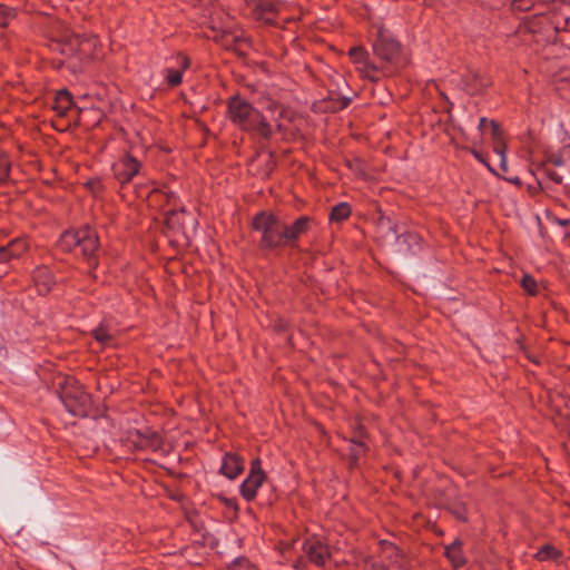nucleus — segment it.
I'll return each instance as SVG.
<instances>
[{"label":"nucleus","instance_id":"nucleus-13","mask_svg":"<svg viewBox=\"0 0 570 570\" xmlns=\"http://www.w3.org/2000/svg\"><path fill=\"white\" fill-rule=\"evenodd\" d=\"M244 471V460L236 453H226L223 456L220 473L233 480Z\"/></svg>","mask_w":570,"mask_h":570},{"label":"nucleus","instance_id":"nucleus-20","mask_svg":"<svg viewBox=\"0 0 570 570\" xmlns=\"http://www.w3.org/2000/svg\"><path fill=\"white\" fill-rule=\"evenodd\" d=\"M490 85L489 78L484 77L479 71H473L466 79V87L469 92L476 94Z\"/></svg>","mask_w":570,"mask_h":570},{"label":"nucleus","instance_id":"nucleus-38","mask_svg":"<svg viewBox=\"0 0 570 570\" xmlns=\"http://www.w3.org/2000/svg\"><path fill=\"white\" fill-rule=\"evenodd\" d=\"M550 177L552 180H554L558 184H560L562 180L561 176H559L558 174H551Z\"/></svg>","mask_w":570,"mask_h":570},{"label":"nucleus","instance_id":"nucleus-41","mask_svg":"<svg viewBox=\"0 0 570 570\" xmlns=\"http://www.w3.org/2000/svg\"><path fill=\"white\" fill-rule=\"evenodd\" d=\"M459 518L465 520V517L463 514H459Z\"/></svg>","mask_w":570,"mask_h":570},{"label":"nucleus","instance_id":"nucleus-12","mask_svg":"<svg viewBox=\"0 0 570 570\" xmlns=\"http://www.w3.org/2000/svg\"><path fill=\"white\" fill-rule=\"evenodd\" d=\"M256 8L261 19L267 23H275V18L283 13L287 4L279 0H259Z\"/></svg>","mask_w":570,"mask_h":570},{"label":"nucleus","instance_id":"nucleus-28","mask_svg":"<svg viewBox=\"0 0 570 570\" xmlns=\"http://www.w3.org/2000/svg\"><path fill=\"white\" fill-rule=\"evenodd\" d=\"M10 161L4 153H0V183H3L9 177Z\"/></svg>","mask_w":570,"mask_h":570},{"label":"nucleus","instance_id":"nucleus-22","mask_svg":"<svg viewBox=\"0 0 570 570\" xmlns=\"http://www.w3.org/2000/svg\"><path fill=\"white\" fill-rule=\"evenodd\" d=\"M92 334L102 346L110 345L114 340V332L106 324L99 325L92 331Z\"/></svg>","mask_w":570,"mask_h":570},{"label":"nucleus","instance_id":"nucleus-23","mask_svg":"<svg viewBox=\"0 0 570 570\" xmlns=\"http://www.w3.org/2000/svg\"><path fill=\"white\" fill-rule=\"evenodd\" d=\"M353 446L351 448L352 462L356 463L357 458L365 452L366 448L363 442V431L360 428L358 432L352 439Z\"/></svg>","mask_w":570,"mask_h":570},{"label":"nucleus","instance_id":"nucleus-7","mask_svg":"<svg viewBox=\"0 0 570 570\" xmlns=\"http://www.w3.org/2000/svg\"><path fill=\"white\" fill-rule=\"evenodd\" d=\"M266 480V474L262 469L261 459H254L250 463V471L247 478L240 484V493L245 500L252 501L257 494L258 489Z\"/></svg>","mask_w":570,"mask_h":570},{"label":"nucleus","instance_id":"nucleus-26","mask_svg":"<svg viewBox=\"0 0 570 570\" xmlns=\"http://www.w3.org/2000/svg\"><path fill=\"white\" fill-rule=\"evenodd\" d=\"M558 556L559 552L551 546H544L535 553L537 559L541 561L556 559Z\"/></svg>","mask_w":570,"mask_h":570},{"label":"nucleus","instance_id":"nucleus-29","mask_svg":"<svg viewBox=\"0 0 570 570\" xmlns=\"http://www.w3.org/2000/svg\"><path fill=\"white\" fill-rule=\"evenodd\" d=\"M521 285L529 294H535L537 293V282L535 279L530 275H524L521 281Z\"/></svg>","mask_w":570,"mask_h":570},{"label":"nucleus","instance_id":"nucleus-9","mask_svg":"<svg viewBox=\"0 0 570 570\" xmlns=\"http://www.w3.org/2000/svg\"><path fill=\"white\" fill-rule=\"evenodd\" d=\"M301 549L304 551L311 562L316 566H325L326 561L333 558V552L327 544L322 540L312 537L301 543Z\"/></svg>","mask_w":570,"mask_h":570},{"label":"nucleus","instance_id":"nucleus-27","mask_svg":"<svg viewBox=\"0 0 570 570\" xmlns=\"http://www.w3.org/2000/svg\"><path fill=\"white\" fill-rule=\"evenodd\" d=\"M494 153L500 157V166L507 170V146L502 140L495 141Z\"/></svg>","mask_w":570,"mask_h":570},{"label":"nucleus","instance_id":"nucleus-37","mask_svg":"<svg viewBox=\"0 0 570 570\" xmlns=\"http://www.w3.org/2000/svg\"><path fill=\"white\" fill-rule=\"evenodd\" d=\"M293 567L295 569H301L303 567V561L301 558H298L296 561L293 562Z\"/></svg>","mask_w":570,"mask_h":570},{"label":"nucleus","instance_id":"nucleus-4","mask_svg":"<svg viewBox=\"0 0 570 570\" xmlns=\"http://www.w3.org/2000/svg\"><path fill=\"white\" fill-rule=\"evenodd\" d=\"M373 50L381 60L390 65L380 70V75H392L395 71V68L392 66L399 62L400 45L389 30L379 28L377 37L373 42Z\"/></svg>","mask_w":570,"mask_h":570},{"label":"nucleus","instance_id":"nucleus-19","mask_svg":"<svg viewBox=\"0 0 570 570\" xmlns=\"http://www.w3.org/2000/svg\"><path fill=\"white\" fill-rule=\"evenodd\" d=\"M73 105L71 95L67 90L57 92L53 104V109L60 116H63Z\"/></svg>","mask_w":570,"mask_h":570},{"label":"nucleus","instance_id":"nucleus-31","mask_svg":"<svg viewBox=\"0 0 570 570\" xmlns=\"http://www.w3.org/2000/svg\"><path fill=\"white\" fill-rule=\"evenodd\" d=\"M535 1L537 0H513L512 6L517 10L525 11L532 8Z\"/></svg>","mask_w":570,"mask_h":570},{"label":"nucleus","instance_id":"nucleus-3","mask_svg":"<svg viewBox=\"0 0 570 570\" xmlns=\"http://www.w3.org/2000/svg\"><path fill=\"white\" fill-rule=\"evenodd\" d=\"M58 246L65 252H72L76 248H80L82 255L91 259L98 248V237L96 233L87 226L79 230L65 232L59 238Z\"/></svg>","mask_w":570,"mask_h":570},{"label":"nucleus","instance_id":"nucleus-40","mask_svg":"<svg viewBox=\"0 0 570 570\" xmlns=\"http://www.w3.org/2000/svg\"><path fill=\"white\" fill-rule=\"evenodd\" d=\"M58 385H59L60 387H65V385L62 384L61 380L58 382Z\"/></svg>","mask_w":570,"mask_h":570},{"label":"nucleus","instance_id":"nucleus-16","mask_svg":"<svg viewBox=\"0 0 570 570\" xmlns=\"http://www.w3.org/2000/svg\"><path fill=\"white\" fill-rule=\"evenodd\" d=\"M177 65L178 68L170 67L165 70L166 81L171 87L178 86L181 82L183 71L189 67V58L179 55L177 57Z\"/></svg>","mask_w":570,"mask_h":570},{"label":"nucleus","instance_id":"nucleus-25","mask_svg":"<svg viewBox=\"0 0 570 570\" xmlns=\"http://www.w3.org/2000/svg\"><path fill=\"white\" fill-rule=\"evenodd\" d=\"M16 17V10L6 6L0 4V27H6Z\"/></svg>","mask_w":570,"mask_h":570},{"label":"nucleus","instance_id":"nucleus-18","mask_svg":"<svg viewBox=\"0 0 570 570\" xmlns=\"http://www.w3.org/2000/svg\"><path fill=\"white\" fill-rule=\"evenodd\" d=\"M308 227L309 218L307 216L299 217L292 225H285V238L287 239V244H292L301 235L305 234Z\"/></svg>","mask_w":570,"mask_h":570},{"label":"nucleus","instance_id":"nucleus-10","mask_svg":"<svg viewBox=\"0 0 570 570\" xmlns=\"http://www.w3.org/2000/svg\"><path fill=\"white\" fill-rule=\"evenodd\" d=\"M350 57L363 77L371 80L379 79L380 69L368 61L367 53L362 47L352 48L350 50Z\"/></svg>","mask_w":570,"mask_h":570},{"label":"nucleus","instance_id":"nucleus-21","mask_svg":"<svg viewBox=\"0 0 570 570\" xmlns=\"http://www.w3.org/2000/svg\"><path fill=\"white\" fill-rule=\"evenodd\" d=\"M445 556L454 568H460L465 563V559L461 551V542L459 540H455L452 544L446 547Z\"/></svg>","mask_w":570,"mask_h":570},{"label":"nucleus","instance_id":"nucleus-6","mask_svg":"<svg viewBox=\"0 0 570 570\" xmlns=\"http://www.w3.org/2000/svg\"><path fill=\"white\" fill-rule=\"evenodd\" d=\"M66 410L75 416L96 415L91 394H58Z\"/></svg>","mask_w":570,"mask_h":570},{"label":"nucleus","instance_id":"nucleus-15","mask_svg":"<svg viewBox=\"0 0 570 570\" xmlns=\"http://www.w3.org/2000/svg\"><path fill=\"white\" fill-rule=\"evenodd\" d=\"M35 286L39 294H47L55 284V278L47 267H38L32 274Z\"/></svg>","mask_w":570,"mask_h":570},{"label":"nucleus","instance_id":"nucleus-34","mask_svg":"<svg viewBox=\"0 0 570 570\" xmlns=\"http://www.w3.org/2000/svg\"><path fill=\"white\" fill-rule=\"evenodd\" d=\"M298 543H299V541H298V540H294V541H293V542H291V543H282V544H281V548H279V549H281V553H282L283 556H286L287 553H289V551H291L292 549H295L296 544H298Z\"/></svg>","mask_w":570,"mask_h":570},{"label":"nucleus","instance_id":"nucleus-17","mask_svg":"<svg viewBox=\"0 0 570 570\" xmlns=\"http://www.w3.org/2000/svg\"><path fill=\"white\" fill-rule=\"evenodd\" d=\"M28 248V244L24 239L16 238L11 240L7 246L0 247V262H7L10 258L19 257Z\"/></svg>","mask_w":570,"mask_h":570},{"label":"nucleus","instance_id":"nucleus-33","mask_svg":"<svg viewBox=\"0 0 570 570\" xmlns=\"http://www.w3.org/2000/svg\"><path fill=\"white\" fill-rule=\"evenodd\" d=\"M489 126H490V128H491V132H492V136H493L494 140H495V141L501 140V138H500V136H501V131H500V127H499V125H498L495 121L491 120V121L489 122Z\"/></svg>","mask_w":570,"mask_h":570},{"label":"nucleus","instance_id":"nucleus-30","mask_svg":"<svg viewBox=\"0 0 570 570\" xmlns=\"http://www.w3.org/2000/svg\"><path fill=\"white\" fill-rule=\"evenodd\" d=\"M81 46V40L79 36L75 38V40H70V42L66 46V48L61 49L63 55H73L79 50Z\"/></svg>","mask_w":570,"mask_h":570},{"label":"nucleus","instance_id":"nucleus-35","mask_svg":"<svg viewBox=\"0 0 570 570\" xmlns=\"http://www.w3.org/2000/svg\"><path fill=\"white\" fill-rule=\"evenodd\" d=\"M89 188L94 194L98 193L100 190L101 184L99 180H92L88 183Z\"/></svg>","mask_w":570,"mask_h":570},{"label":"nucleus","instance_id":"nucleus-14","mask_svg":"<svg viewBox=\"0 0 570 570\" xmlns=\"http://www.w3.org/2000/svg\"><path fill=\"white\" fill-rule=\"evenodd\" d=\"M167 224L171 228H186L188 226L196 227L197 222L191 214H187L185 208L179 210L173 209L167 213Z\"/></svg>","mask_w":570,"mask_h":570},{"label":"nucleus","instance_id":"nucleus-8","mask_svg":"<svg viewBox=\"0 0 570 570\" xmlns=\"http://www.w3.org/2000/svg\"><path fill=\"white\" fill-rule=\"evenodd\" d=\"M404 557L401 554L396 546L391 542H381V562L366 561L365 570H387L386 566H395L403 568Z\"/></svg>","mask_w":570,"mask_h":570},{"label":"nucleus","instance_id":"nucleus-2","mask_svg":"<svg viewBox=\"0 0 570 570\" xmlns=\"http://www.w3.org/2000/svg\"><path fill=\"white\" fill-rule=\"evenodd\" d=\"M253 227L262 234L263 248L272 249L287 245L285 224L274 214L259 213L253 220Z\"/></svg>","mask_w":570,"mask_h":570},{"label":"nucleus","instance_id":"nucleus-24","mask_svg":"<svg viewBox=\"0 0 570 570\" xmlns=\"http://www.w3.org/2000/svg\"><path fill=\"white\" fill-rule=\"evenodd\" d=\"M351 214L350 206L346 203H340L332 208L330 219L331 222H342Z\"/></svg>","mask_w":570,"mask_h":570},{"label":"nucleus","instance_id":"nucleus-1","mask_svg":"<svg viewBox=\"0 0 570 570\" xmlns=\"http://www.w3.org/2000/svg\"><path fill=\"white\" fill-rule=\"evenodd\" d=\"M227 107L228 118L242 130L256 132L263 137H268L272 134L269 124L259 110L247 100L235 96L228 100Z\"/></svg>","mask_w":570,"mask_h":570},{"label":"nucleus","instance_id":"nucleus-32","mask_svg":"<svg viewBox=\"0 0 570 570\" xmlns=\"http://www.w3.org/2000/svg\"><path fill=\"white\" fill-rule=\"evenodd\" d=\"M232 570H257L247 559H238L235 561Z\"/></svg>","mask_w":570,"mask_h":570},{"label":"nucleus","instance_id":"nucleus-39","mask_svg":"<svg viewBox=\"0 0 570 570\" xmlns=\"http://www.w3.org/2000/svg\"><path fill=\"white\" fill-rule=\"evenodd\" d=\"M348 104H350V99L348 98H344V100H343V102L341 105V108L346 107Z\"/></svg>","mask_w":570,"mask_h":570},{"label":"nucleus","instance_id":"nucleus-5","mask_svg":"<svg viewBox=\"0 0 570 570\" xmlns=\"http://www.w3.org/2000/svg\"><path fill=\"white\" fill-rule=\"evenodd\" d=\"M117 436L120 441L138 450H158L161 446L160 435L148 426L128 428Z\"/></svg>","mask_w":570,"mask_h":570},{"label":"nucleus","instance_id":"nucleus-11","mask_svg":"<svg viewBox=\"0 0 570 570\" xmlns=\"http://www.w3.org/2000/svg\"><path fill=\"white\" fill-rule=\"evenodd\" d=\"M112 169L116 178L124 184L130 181L139 173L140 163L135 157L125 155L114 165Z\"/></svg>","mask_w":570,"mask_h":570},{"label":"nucleus","instance_id":"nucleus-36","mask_svg":"<svg viewBox=\"0 0 570 570\" xmlns=\"http://www.w3.org/2000/svg\"><path fill=\"white\" fill-rule=\"evenodd\" d=\"M489 122H490V121H488V120H487V118H484V117L480 118V121H479V129H480L481 131H482V130H484V129H485V127H487V126H489Z\"/></svg>","mask_w":570,"mask_h":570}]
</instances>
